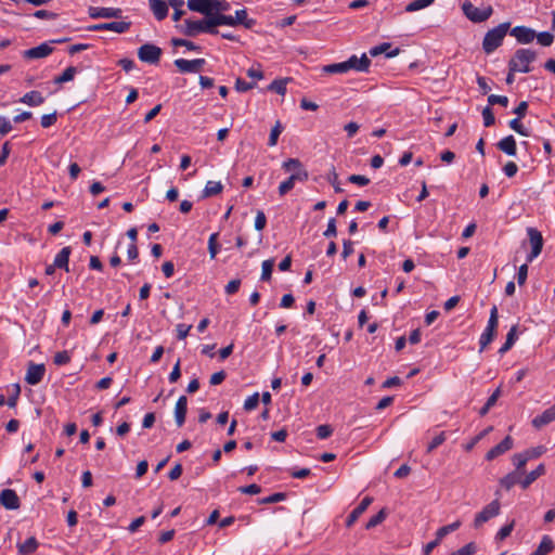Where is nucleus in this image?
<instances>
[{"instance_id":"50","label":"nucleus","mask_w":555,"mask_h":555,"mask_svg":"<svg viewBox=\"0 0 555 555\" xmlns=\"http://www.w3.org/2000/svg\"><path fill=\"white\" fill-rule=\"evenodd\" d=\"M70 354L67 350L59 351L53 357V363L55 365H65L70 362Z\"/></svg>"},{"instance_id":"21","label":"nucleus","mask_w":555,"mask_h":555,"mask_svg":"<svg viewBox=\"0 0 555 555\" xmlns=\"http://www.w3.org/2000/svg\"><path fill=\"white\" fill-rule=\"evenodd\" d=\"M188 412V398L180 396L175 406V418L178 427H181L185 422Z\"/></svg>"},{"instance_id":"54","label":"nucleus","mask_w":555,"mask_h":555,"mask_svg":"<svg viewBox=\"0 0 555 555\" xmlns=\"http://www.w3.org/2000/svg\"><path fill=\"white\" fill-rule=\"evenodd\" d=\"M498 325H499L498 308H496V306H493L490 310V317L488 320L487 328L496 331Z\"/></svg>"},{"instance_id":"32","label":"nucleus","mask_w":555,"mask_h":555,"mask_svg":"<svg viewBox=\"0 0 555 555\" xmlns=\"http://www.w3.org/2000/svg\"><path fill=\"white\" fill-rule=\"evenodd\" d=\"M282 169L292 173L307 171L298 158H288L287 160L283 162Z\"/></svg>"},{"instance_id":"25","label":"nucleus","mask_w":555,"mask_h":555,"mask_svg":"<svg viewBox=\"0 0 555 555\" xmlns=\"http://www.w3.org/2000/svg\"><path fill=\"white\" fill-rule=\"evenodd\" d=\"M498 149L508 156H515L517 153V145L513 135H507L499 141Z\"/></svg>"},{"instance_id":"1","label":"nucleus","mask_w":555,"mask_h":555,"mask_svg":"<svg viewBox=\"0 0 555 555\" xmlns=\"http://www.w3.org/2000/svg\"><path fill=\"white\" fill-rule=\"evenodd\" d=\"M509 27L511 23L504 22L486 33L482 40V49L485 53L490 54L502 44Z\"/></svg>"},{"instance_id":"48","label":"nucleus","mask_w":555,"mask_h":555,"mask_svg":"<svg viewBox=\"0 0 555 555\" xmlns=\"http://www.w3.org/2000/svg\"><path fill=\"white\" fill-rule=\"evenodd\" d=\"M324 70L330 74H338V73H347L349 69H348V66L345 61V62H340V63L330 64L324 67Z\"/></svg>"},{"instance_id":"29","label":"nucleus","mask_w":555,"mask_h":555,"mask_svg":"<svg viewBox=\"0 0 555 555\" xmlns=\"http://www.w3.org/2000/svg\"><path fill=\"white\" fill-rule=\"evenodd\" d=\"M521 475V473H518L516 470L508 473L507 475L500 479V485L504 489L511 490L515 485H520Z\"/></svg>"},{"instance_id":"27","label":"nucleus","mask_w":555,"mask_h":555,"mask_svg":"<svg viewBox=\"0 0 555 555\" xmlns=\"http://www.w3.org/2000/svg\"><path fill=\"white\" fill-rule=\"evenodd\" d=\"M39 542L35 537L28 538L23 543H17V550L20 555H30L37 551Z\"/></svg>"},{"instance_id":"13","label":"nucleus","mask_w":555,"mask_h":555,"mask_svg":"<svg viewBox=\"0 0 555 555\" xmlns=\"http://www.w3.org/2000/svg\"><path fill=\"white\" fill-rule=\"evenodd\" d=\"M0 505L7 509L14 511L20 508L21 500L14 490L4 489L0 492Z\"/></svg>"},{"instance_id":"57","label":"nucleus","mask_w":555,"mask_h":555,"mask_svg":"<svg viewBox=\"0 0 555 555\" xmlns=\"http://www.w3.org/2000/svg\"><path fill=\"white\" fill-rule=\"evenodd\" d=\"M57 120V113L56 112H53L51 114H46L43 116H41V120H40V124L42 126V128H49L51 126H53Z\"/></svg>"},{"instance_id":"33","label":"nucleus","mask_w":555,"mask_h":555,"mask_svg":"<svg viewBox=\"0 0 555 555\" xmlns=\"http://www.w3.org/2000/svg\"><path fill=\"white\" fill-rule=\"evenodd\" d=\"M76 74L77 68L75 66H68L61 75L54 77L53 82L55 85H62L72 81Z\"/></svg>"},{"instance_id":"16","label":"nucleus","mask_w":555,"mask_h":555,"mask_svg":"<svg viewBox=\"0 0 555 555\" xmlns=\"http://www.w3.org/2000/svg\"><path fill=\"white\" fill-rule=\"evenodd\" d=\"M514 446V440L511 436H506L500 443L491 448L487 454L486 460L492 461L495 457L504 454L505 452L509 451Z\"/></svg>"},{"instance_id":"26","label":"nucleus","mask_w":555,"mask_h":555,"mask_svg":"<svg viewBox=\"0 0 555 555\" xmlns=\"http://www.w3.org/2000/svg\"><path fill=\"white\" fill-rule=\"evenodd\" d=\"M555 548L553 539L550 535H543L538 547L531 555H547Z\"/></svg>"},{"instance_id":"36","label":"nucleus","mask_w":555,"mask_h":555,"mask_svg":"<svg viewBox=\"0 0 555 555\" xmlns=\"http://www.w3.org/2000/svg\"><path fill=\"white\" fill-rule=\"evenodd\" d=\"M288 80V78L275 79L268 86V90L284 95L286 93V83Z\"/></svg>"},{"instance_id":"47","label":"nucleus","mask_w":555,"mask_h":555,"mask_svg":"<svg viewBox=\"0 0 555 555\" xmlns=\"http://www.w3.org/2000/svg\"><path fill=\"white\" fill-rule=\"evenodd\" d=\"M538 43L543 47H550L554 42V35L550 31H542L535 36Z\"/></svg>"},{"instance_id":"55","label":"nucleus","mask_w":555,"mask_h":555,"mask_svg":"<svg viewBox=\"0 0 555 555\" xmlns=\"http://www.w3.org/2000/svg\"><path fill=\"white\" fill-rule=\"evenodd\" d=\"M483 125L485 127H491L495 122L494 114L490 106H486L482 109Z\"/></svg>"},{"instance_id":"18","label":"nucleus","mask_w":555,"mask_h":555,"mask_svg":"<svg viewBox=\"0 0 555 555\" xmlns=\"http://www.w3.org/2000/svg\"><path fill=\"white\" fill-rule=\"evenodd\" d=\"M212 0H188V8L193 12L201 13L205 17L214 16L211 13Z\"/></svg>"},{"instance_id":"43","label":"nucleus","mask_w":555,"mask_h":555,"mask_svg":"<svg viewBox=\"0 0 555 555\" xmlns=\"http://www.w3.org/2000/svg\"><path fill=\"white\" fill-rule=\"evenodd\" d=\"M230 3L225 0H212L211 4V13L212 14H223L230 10Z\"/></svg>"},{"instance_id":"19","label":"nucleus","mask_w":555,"mask_h":555,"mask_svg":"<svg viewBox=\"0 0 555 555\" xmlns=\"http://www.w3.org/2000/svg\"><path fill=\"white\" fill-rule=\"evenodd\" d=\"M555 421V405L546 409L542 414L537 415L531 424L535 429H541L542 427L551 424Z\"/></svg>"},{"instance_id":"49","label":"nucleus","mask_w":555,"mask_h":555,"mask_svg":"<svg viewBox=\"0 0 555 555\" xmlns=\"http://www.w3.org/2000/svg\"><path fill=\"white\" fill-rule=\"evenodd\" d=\"M477 551V545L474 542H469L461 548L450 553L449 555H474Z\"/></svg>"},{"instance_id":"42","label":"nucleus","mask_w":555,"mask_h":555,"mask_svg":"<svg viewBox=\"0 0 555 555\" xmlns=\"http://www.w3.org/2000/svg\"><path fill=\"white\" fill-rule=\"evenodd\" d=\"M286 499V493L284 492H275L269 496L258 499V504H273Z\"/></svg>"},{"instance_id":"5","label":"nucleus","mask_w":555,"mask_h":555,"mask_svg":"<svg viewBox=\"0 0 555 555\" xmlns=\"http://www.w3.org/2000/svg\"><path fill=\"white\" fill-rule=\"evenodd\" d=\"M68 38H62L56 40H51L49 42H43L37 47L30 48L28 50L23 51L22 55L25 60H36L43 59L49 56L54 48L51 46L52 43H63L68 41Z\"/></svg>"},{"instance_id":"9","label":"nucleus","mask_w":555,"mask_h":555,"mask_svg":"<svg viewBox=\"0 0 555 555\" xmlns=\"http://www.w3.org/2000/svg\"><path fill=\"white\" fill-rule=\"evenodd\" d=\"M130 26H131V23L125 22V21L107 22V23L91 25L88 27V30H90V31L111 30V31H115L117 34H124L129 30Z\"/></svg>"},{"instance_id":"10","label":"nucleus","mask_w":555,"mask_h":555,"mask_svg":"<svg viewBox=\"0 0 555 555\" xmlns=\"http://www.w3.org/2000/svg\"><path fill=\"white\" fill-rule=\"evenodd\" d=\"M175 66L180 73H197L206 64L205 59L185 60L177 59L173 62Z\"/></svg>"},{"instance_id":"58","label":"nucleus","mask_w":555,"mask_h":555,"mask_svg":"<svg viewBox=\"0 0 555 555\" xmlns=\"http://www.w3.org/2000/svg\"><path fill=\"white\" fill-rule=\"evenodd\" d=\"M20 393H21V387L18 384H14L13 385V391H12V395L9 396L8 400H7V404L10 406V408H15L16 404H17V400H18V397H20Z\"/></svg>"},{"instance_id":"6","label":"nucleus","mask_w":555,"mask_h":555,"mask_svg":"<svg viewBox=\"0 0 555 555\" xmlns=\"http://www.w3.org/2000/svg\"><path fill=\"white\" fill-rule=\"evenodd\" d=\"M162 53V49L153 43H144L138 49L140 61L152 65L159 63Z\"/></svg>"},{"instance_id":"15","label":"nucleus","mask_w":555,"mask_h":555,"mask_svg":"<svg viewBox=\"0 0 555 555\" xmlns=\"http://www.w3.org/2000/svg\"><path fill=\"white\" fill-rule=\"evenodd\" d=\"M44 373V364H36L30 362L26 372L25 380L29 385H37L42 380Z\"/></svg>"},{"instance_id":"28","label":"nucleus","mask_w":555,"mask_h":555,"mask_svg":"<svg viewBox=\"0 0 555 555\" xmlns=\"http://www.w3.org/2000/svg\"><path fill=\"white\" fill-rule=\"evenodd\" d=\"M20 102L29 106H39L44 103V98L39 91H29L20 99Z\"/></svg>"},{"instance_id":"45","label":"nucleus","mask_w":555,"mask_h":555,"mask_svg":"<svg viewBox=\"0 0 555 555\" xmlns=\"http://www.w3.org/2000/svg\"><path fill=\"white\" fill-rule=\"evenodd\" d=\"M219 233H212L208 240V251L211 259H215L219 251V244L217 243Z\"/></svg>"},{"instance_id":"12","label":"nucleus","mask_w":555,"mask_h":555,"mask_svg":"<svg viewBox=\"0 0 555 555\" xmlns=\"http://www.w3.org/2000/svg\"><path fill=\"white\" fill-rule=\"evenodd\" d=\"M88 14L91 18H119L122 11L119 8L89 7Z\"/></svg>"},{"instance_id":"53","label":"nucleus","mask_w":555,"mask_h":555,"mask_svg":"<svg viewBox=\"0 0 555 555\" xmlns=\"http://www.w3.org/2000/svg\"><path fill=\"white\" fill-rule=\"evenodd\" d=\"M327 181L333 185L334 191L336 193L343 192V189L339 186L338 175L336 172L335 167H332V169L330 170V172L327 175Z\"/></svg>"},{"instance_id":"51","label":"nucleus","mask_w":555,"mask_h":555,"mask_svg":"<svg viewBox=\"0 0 555 555\" xmlns=\"http://www.w3.org/2000/svg\"><path fill=\"white\" fill-rule=\"evenodd\" d=\"M283 128L280 121H276L275 126L271 129L268 145L275 146L278 143L279 135L281 134Z\"/></svg>"},{"instance_id":"56","label":"nucleus","mask_w":555,"mask_h":555,"mask_svg":"<svg viewBox=\"0 0 555 555\" xmlns=\"http://www.w3.org/2000/svg\"><path fill=\"white\" fill-rule=\"evenodd\" d=\"M528 460H533L540 457L544 452L545 448L543 446H538L534 448H530L524 451Z\"/></svg>"},{"instance_id":"17","label":"nucleus","mask_w":555,"mask_h":555,"mask_svg":"<svg viewBox=\"0 0 555 555\" xmlns=\"http://www.w3.org/2000/svg\"><path fill=\"white\" fill-rule=\"evenodd\" d=\"M372 502L373 498H363L359 505L354 507L353 511L348 515L346 526L351 527L359 519V517L367 509Z\"/></svg>"},{"instance_id":"23","label":"nucleus","mask_w":555,"mask_h":555,"mask_svg":"<svg viewBox=\"0 0 555 555\" xmlns=\"http://www.w3.org/2000/svg\"><path fill=\"white\" fill-rule=\"evenodd\" d=\"M150 8L157 21H163L168 15V5L163 0H149Z\"/></svg>"},{"instance_id":"34","label":"nucleus","mask_w":555,"mask_h":555,"mask_svg":"<svg viewBox=\"0 0 555 555\" xmlns=\"http://www.w3.org/2000/svg\"><path fill=\"white\" fill-rule=\"evenodd\" d=\"M495 336L496 331L486 327L479 339V351L482 352L486 349V347L495 338Z\"/></svg>"},{"instance_id":"7","label":"nucleus","mask_w":555,"mask_h":555,"mask_svg":"<svg viewBox=\"0 0 555 555\" xmlns=\"http://www.w3.org/2000/svg\"><path fill=\"white\" fill-rule=\"evenodd\" d=\"M501 504L499 500H493L488 505H486L481 512L476 514L474 519V527L479 528L485 522L490 520L491 518L498 516L500 514Z\"/></svg>"},{"instance_id":"62","label":"nucleus","mask_w":555,"mask_h":555,"mask_svg":"<svg viewBox=\"0 0 555 555\" xmlns=\"http://www.w3.org/2000/svg\"><path fill=\"white\" fill-rule=\"evenodd\" d=\"M267 224V217L262 210H258L255 218V229L262 231Z\"/></svg>"},{"instance_id":"22","label":"nucleus","mask_w":555,"mask_h":555,"mask_svg":"<svg viewBox=\"0 0 555 555\" xmlns=\"http://www.w3.org/2000/svg\"><path fill=\"white\" fill-rule=\"evenodd\" d=\"M545 474V465L539 464L535 469L528 473L524 478H521L520 487L526 490L538 478Z\"/></svg>"},{"instance_id":"61","label":"nucleus","mask_w":555,"mask_h":555,"mask_svg":"<svg viewBox=\"0 0 555 555\" xmlns=\"http://www.w3.org/2000/svg\"><path fill=\"white\" fill-rule=\"evenodd\" d=\"M237 490L241 493L254 495V494H258V493L261 492V487L259 485H257V483H251V485H248V486H242Z\"/></svg>"},{"instance_id":"14","label":"nucleus","mask_w":555,"mask_h":555,"mask_svg":"<svg viewBox=\"0 0 555 555\" xmlns=\"http://www.w3.org/2000/svg\"><path fill=\"white\" fill-rule=\"evenodd\" d=\"M511 36L515 37L518 43L528 44L532 42L537 33L527 26H516L509 31Z\"/></svg>"},{"instance_id":"2","label":"nucleus","mask_w":555,"mask_h":555,"mask_svg":"<svg viewBox=\"0 0 555 555\" xmlns=\"http://www.w3.org/2000/svg\"><path fill=\"white\" fill-rule=\"evenodd\" d=\"M181 31L183 35L188 37H195L201 33H206L210 35L219 34L218 29H214L211 16L209 18L205 17L198 21L186 18L184 20L183 26H181Z\"/></svg>"},{"instance_id":"39","label":"nucleus","mask_w":555,"mask_h":555,"mask_svg":"<svg viewBox=\"0 0 555 555\" xmlns=\"http://www.w3.org/2000/svg\"><path fill=\"white\" fill-rule=\"evenodd\" d=\"M460 527H461V521L456 520V521H454L452 524H449L447 526L440 527L436 531V535L438 537V540H442L447 534L457 530Z\"/></svg>"},{"instance_id":"44","label":"nucleus","mask_w":555,"mask_h":555,"mask_svg":"<svg viewBox=\"0 0 555 555\" xmlns=\"http://www.w3.org/2000/svg\"><path fill=\"white\" fill-rule=\"evenodd\" d=\"M447 440L446 431H441L436 435L427 446V453H431L435 449L441 446Z\"/></svg>"},{"instance_id":"30","label":"nucleus","mask_w":555,"mask_h":555,"mask_svg":"<svg viewBox=\"0 0 555 555\" xmlns=\"http://www.w3.org/2000/svg\"><path fill=\"white\" fill-rule=\"evenodd\" d=\"M223 190V185L219 181H208L202 192V198L218 195Z\"/></svg>"},{"instance_id":"41","label":"nucleus","mask_w":555,"mask_h":555,"mask_svg":"<svg viewBox=\"0 0 555 555\" xmlns=\"http://www.w3.org/2000/svg\"><path fill=\"white\" fill-rule=\"evenodd\" d=\"M435 0H413L405 7L406 12H415L418 10H422L424 8H427Z\"/></svg>"},{"instance_id":"11","label":"nucleus","mask_w":555,"mask_h":555,"mask_svg":"<svg viewBox=\"0 0 555 555\" xmlns=\"http://www.w3.org/2000/svg\"><path fill=\"white\" fill-rule=\"evenodd\" d=\"M309 178L308 171L294 172L292 173L285 181H283L279 185V194L280 196L286 195L289 191H292L297 181L305 182Z\"/></svg>"},{"instance_id":"37","label":"nucleus","mask_w":555,"mask_h":555,"mask_svg":"<svg viewBox=\"0 0 555 555\" xmlns=\"http://www.w3.org/2000/svg\"><path fill=\"white\" fill-rule=\"evenodd\" d=\"M273 268H274V259L264 260L261 266L262 271H261L260 280L264 281V282L270 281L271 276H272Z\"/></svg>"},{"instance_id":"8","label":"nucleus","mask_w":555,"mask_h":555,"mask_svg":"<svg viewBox=\"0 0 555 555\" xmlns=\"http://www.w3.org/2000/svg\"><path fill=\"white\" fill-rule=\"evenodd\" d=\"M527 234L529 237V242L531 245V251L527 256V261L531 262L534 258H537L543 248V237L539 230L535 228H527Z\"/></svg>"},{"instance_id":"59","label":"nucleus","mask_w":555,"mask_h":555,"mask_svg":"<svg viewBox=\"0 0 555 555\" xmlns=\"http://www.w3.org/2000/svg\"><path fill=\"white\" fill-rule=\"evenodd\" d=\"M317 437L319 439H327L333 434V428L331 425H319L317 427Z\"/></svg>"},{"instance_id":"38","label":"nucleus","mask_w":555,"mask_h":555,"mask_svg":"<svg viewBox=\"0 0 555 555\" xmlns=\"http://www.w3.org/2000/svg\"><path fill=\"white\" fill-rule=\"evenodd\" d=\"M236 25H244L246 28H250L254 25V20L247 18L246 9L237 10L234 16Z\"/></svg>"},{"instance_id":"4","label":"nucleus","mask_w":555,"mask_h":555,"mask_svg":"<svg viewBox=\"0 0 555 555\" xmlns=\"http://www.w3.org/2000/svg\"><path fill=\"white\" fill-rule=\"evenodd\" d=\"M462 10L464 15L474 23H482L487 21L493 13V9L491 5H488L483 9H479L468 0H465L462 3Z\"/></svg>"},{"instance_id":"3","label":"nucleus","mask_w":555,"mask_h":555,"mask_svg":"<svg viewBox=\"0 0 555 555\" xmlns=\"http://www.w3.org/2000/svg\"><path fill=\"white\" fill-rule=\"evenodd\" d=\"M537 53L531 49H518L508 62V69L512 72L529 73L530 63L535 61Z\"/></svg>"},{"instance_id":"52","label":"nucleus","mask_w":555,"mask_h":555,"mask_svg":"<svg viewBox=\"0 0 555 555\" xmlns=\"http://www.w3.org/2000/svg\"><path fill=\"white\" fill-rule=\"evenodd\" d=\"M514 526H515V520H512L509 524L503 526L498 532H496V535H495V539L499 540V541H503L504 539H506L507 537L511 535L513 529H514Z\"/></svg>"},{"instance_id":"35","label":"nucleus","mask_w":555,"mask_h":555,"mask_svg":"<svg viewBox=\"0 0 555 555\" xmlns=\"http://www.w3.org/2000/svg\"><path fill=\"white\" fill-rule=\"evenodd\" d=\"M528 461L529 460L526 456L525 452L515 453L512 456V462H513V464L515 466V470L518 472V473H521V474H524V467L526 466Z\"/></svg>"},{"instance_id":"60","label":"nucleus","mask_w":555,"mask_h":555,"mask_svg":"<svg viewBox=\"0 0 555 555\" xmlns=\"http://www.w3.org/2000/svg\"><path fill=\"white\" fill-rule=\"evenodd\" d=\"M258 403H259V393H258V392H255V393H253L251 396H249V397L245 400V402H244V409H245L246 411H251V410H254V409H256V408H257Z\"/></svg>"},{"instance_id":"46","label":"nucleus","mask_w":555,"mask_h":555,"mask_svg":"<svg viewBox=\"0 0 555 555\" xmlns=\"http://www.w3.org/2000/svg\"><path fill=\"white\" fill-rule=\"evenodd\" d=\"M520 119L521 118L516 117V118L509 120L508 126L511 127V129H513L518 134L524 135V137H528L529 135V131H528L527 128L524 127V125L520 121Z\"/></svg>"},{"instance_id":"64","label":"nucleus","mask_w":555,"mask_h":555,"mask_svg":"<svg viewBox=\"0 0 555 555\" xmlns=\"http://www.w3.org/2000/svg\"><path fill=\"white\" fill-rule=\"evenodd\" d=\"M225 377H227V373L223 370H221L219 372L214 373L210 376L209 384L211 386L220 385L225 379Z\"/></svg>"},{"instance_id":"20","label":"nucleus","mask_w":555,"mask_h":555,"mask_svg":"<svg viewBox=\"0 0 555 555\" xmlns=\"http://www.w3.org/2000/svg\"><path fill=\"white\" fill-rule=\"evenodd\" d=\"M346 64H347L349 70L354 69L358 72H365V70H367V68L371 64V60L367 57V55L365 53H363L361 55V57H358L357 55L350 56L346 61Z\"/></svg>"},{"instance_id":"31","label":"nucleus","mask_w":555,"mask_h":555,"mask_svg":"<svg viewBox=\"0 0 555 555\" xmlns=\"http://www.w3.org/2000/svg\"><path fill=\"white\" fill-rule=\"evenodd\" d=\"M214 29H217L218 26L227 25L231 27L237 26L234 20V16L232 15H225V14H215L211 16Z\"/></svg>"},{"instance_id":"40","label":"nucleus","mask_w":555,"mask_h":555,"mask_svg":"<svg viewBox=\"0 0 555 555\" xmlns=\"http://www.w3.org/2000/svg\"><path fill=\"white\" fill-rule=\"evenodd\" d=\"M171 44L173 47H185L190 51H201V47L195 44L193 41L182 39V38H172Z\"/></svg>"},{"instance_id":"63","label":"nucleus","mask_w":555,"mask_h":555,"mask_svg":"<svg viewBox=\"0 0 555 555\" xmlns=\"http://www.w3.org/2000/svg\"><path fill=\"white\" fill-rule=\"evenodd\" d=\"M488 103H489V105L499 104V105H502V106H507L508 98L505 96V95L491 94V95L488 96Z\"/></svg>"},{"instance_id":"24","label":"nucleus","mask_w":555,"mask_h":555,"mask_svg":"<svg viewBox=\"0 0 555 555\" xmlns=\"http://www.w3.org/2000/svg\"><path fill=\"white\" fill-rule=\"evenodd\" d=\"M72 253L70 246L63 247L55 256L54 258V266H56L59 269H64L66 272L69 271L68 262H69V256Z\"/></svg>"}]
</instances>
